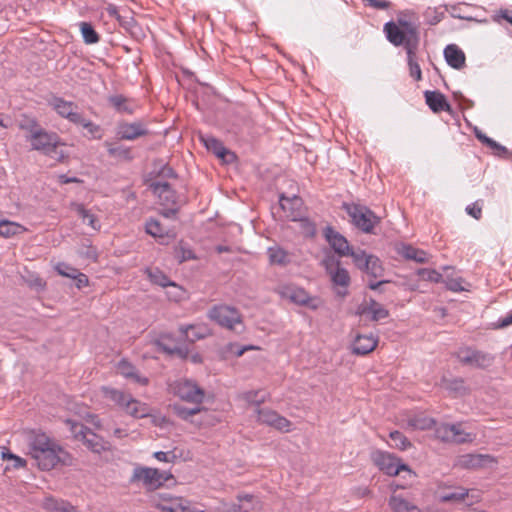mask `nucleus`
<instances>
[{
	"label": "nucleus",
	"mask_w": 512,
	"mask_h": 512,
	"mask_svg": "<svg viewBox=\"0 0 512 512\" xmlns=\"http://www.w3.org/2000/svg\"><path fill=\"white\" fill-rule=\"evenodd\" d=\"M28 449L41 470H51L58 464H72L71 455L45 433H33L29 437Z\"/></svg>",
	"instance_id": "nucleus-1"
},
{
	"label": "nucleus",
	"mask_w": 512,
	"mask_h": 512,
	"mask_svg": "<svg viewBox=\"0 0 512 512\" xmlns=\"http://www.w3.org/2000/svg\"><path fill=\"white\" fill-rule=\"evenodd\" d=\"M207 317L219 326L241 333L243 331L242 315L235 307L219 304L211 307Z\"/></svg>",
	"instance_id": "nucleus-2"
},
{
	"label": "nucleus",
	"mask_w": 512,
	"mask_h": 512,
	"mask_svg": "<svg viewBox=\"0 0 512 512\" xmlns=\"http://www.w3.org/2000/svg\"><path fill=\"white\" fill-rule=\"evenodd\" d=\"M150 187L158 197L159 204L163 207L161 214L165 218H174L183 203L180 196L177 195L167 182L153 181Z\"/></svg>",
	"instance_id": "nucleus-3"
},
{
	"label": "nucleus",
	"mask_w": 512,
	"mask_h": 512,
	"mask_svg": "<svg viewBox=\"0 0 512 512\" xmlns=\"http://www.w3.org/2000/svg\"><path fill=\"white\" fill-rule=\"evenodd\" d=\"M400 25L402 28L392 21L384 25L388 41L395 46L403 45L406 52H408V44H413L414 48H418L419 35L416 28L406 21L400 22Z\"/></svg>",
	"instance_id": "nucleus-4"
},
{
	"label": "nucleus",
	"mask_w": 512,
	"mask_h": 512,
	"mask_svg": "<svg viewBox=\"0 0 512 512\" xmlns=\"http://www.w3.org/2000/svg\"><path fill=\"white\" fill-rule=\"evenodd\" d=\"M173 479V475L157 468L136 466L133 469L130 483L141 482L148 491H154L162 487L168 480Z\"/></svg>",
	"instance_id": "nucleus-5"
},
{
	"label": "nucleus",
	"mask_w": 512,
	"mask_h": 512,
	"mask_svg": "<svg viewBox=\"0 0 512 512\" xmlns=\"http://www.w3.org/2000/svg\"><path fill=\"white\" fill-rule=\"evenodd\" d=\"M342 209L349 215L351 222L364 233H371L380 222V218L366 206L344 202Z\"/></svg>",
	"instance_id": "nucleus-6"
},
{
	"label": "nucleus",
	"mask_w": 512,
	"mask_h": 512,
	"mask_svg": "<svg viewBox=\"0 0 512 512\" xmlns=\"http://www.w3.org/2000/svg\"><path fill=\"white\" fill-rule=\"evenodd\" d=\"M169 392L193 405H201L205 399V391L196 382L186 378L170 383Z\"/></svg>",
	"instance_id": "nucleus-7"
},
{
	"label": "nucleus",
	"mask_w": 512,
	"mask_h": 512,
	"mask_svg": "<svg viewBox=\"0 0 512 512\" xmlns=\"http://www.w3.org/2000/svg\"><path fill=\"white\" fill-rule=\"evenodd\" d=\"M70 425L71 432L77 440L83 441L86 447L94 453H101L111 449V444L101 436L92 432L81 423L67 422Z\"/></svg>",
	"instance_id": "nucleus-8"
},
{
	"label": "nucleus",
	"mask_w": 512,
	"mask_h": 512,
	"mask_svg": "<svg viewBox=\"0 0 512 512\" xmlns=\"http://www.w3.org/2000/svg\"><path fill=\"white\" fill-rule=\"evenodd\" d=\"M456 357L461 364L478 369H486L490 367L495 360V357L492 354L477 350L470 346L459 348L456 352Z\"/></svg>",
	"instance_id": "nucleus-9"
},
{
	"label": "nucleus",
	"mask_w": 512,
	"mask_h": 512,
	"mask_svg": "<svg viewBox=\"0 0 512 512\" xmlns=\"http://www.w3.org/2000/svg\"><path fill=\"white\" fill-rule=\"evenodd\" d=\"M371 458L373 463L389 476H396L400 471L410 472L406 464L400 463L399 459L390 453L377 450L372 453Z\"/></svg>",
	"instance_id": "nucleus-10"
},
{
	"label": "nucleus",
	"mask_w": 512,
	"mask_h": 512,
	"mask_svg": "<svg viewBox=\"0 0 512 512\" xmlns=\"http://www.w3.org/2000/svg\"><path fill=\"white\" fill-rule=\"evenodd\" d=\"M280 294L291 302L308 307L312 310L319 308L321 301L317 297L310 296L305 289L294 285H287L281 288Z\"/></svg>",
	"instance_id": "nucleus-11"
},
{
	"label": "nucleus",
	"mask_w": 512,
	"mask_h": 512,
	"mask_svg": "<svg viewBox=\"0 0 512 512\" xmlns=\"http://www.w3.org/2000/svg\"><path fill=\"white\" fill-rule=\"evenodd\" d=\"M31 147L35 150L44 152L48 155L60 145V138L56 133H49L45 129L40 128L31 135H25Z\"/></svg>",
	"instance_id": "nucleus-12"
},
{
	"label": "nucleus",
	"mask_w": 512,
	"mask_h": 512,
	"mask_svg": "<svg viewBox=\"0 0 512 512\" xmlns=\"http://www.w3.org/2000/svg\"><path fill=\"white\" fill-rule=\"evenodd\" d=\"M49 105L56 111V113L67 119L69 122L75 124L80 121L81 113L77 111V105L72 101H67L61 97H53L49 101Z\"/></svg>",
	"instance_id": "nucleus-13"
},
{
	"label": "nucleus",
	"mask_w": 512,
	"mask_h": 512,
	"mask_svg": "<svg viewBox=\"0 0 512 512\" xmlns=\"http://www.w3.org/2000/svg\"><path fill=\"white\" fill-rule=\"evenodd\" d=\"M323 264L334 285L347 287L350 284V275L345 268L340 266L339 260L327 257Z\"/></svg>",
	"instance_id": "nucleus-14"
},
{
	"label": "nucleus",
	"mask_w": 512,
	"mask_h": 512,
	"mask_svg": "<svg viewBox=\"0 0 512 512\" xmlns=\"http://www.w3.org/2000/svg\"><path fill=\"white\" fill-rule=\"evenodd\" d=\"M257 414L258 420L263 424H267L282 432H289L291 429V422L273 410L267 408L258 409Z\"/></svg>",
	"instance_id": "nucleus-15"
},
{
	"label": "nucleus",
	"mask_w": 512,
	"mask_h": 512,
	"mask_svg": "<svg viewBox=\"0 0 512 512\" xmlns=\"http://www.w3.org/2000/svg\"><path fill=\"white\" fill-rule=\"evenodd\" d=\"M324 237L331 248L339 256H349L352 251L347 239L333 227L327 226L324 229Z\"/></svg>",
	"instance_id": "nucleus-16"
},
{
	"label": "nucleus",
	"mask_w": 512,
	"mask_h": 512,
	"mask_svg": "<svg viewBox=\"0 0 512 512\" xmlns=\"http://www.w3.org/2000/svg\"><path fill=\"white\" fill-rule=\"evenodd\" d=\"M149 133L147 126L142 121L133 123H120L117 127L116 135L122 140H135Z\"/></svg>",
	"instance_id": "nucleus-17"
},
{
	"label": "nucleus",
	"mask_w": 512,
	"mask_h": 512,
	"mask_svg": "<svg viewBox=\"0 0 512 512\" xmlns=\"http://www.w3.org/2000/svg\"><path fill=\"white\" fill-rule=\"evenodd\" d=\"M117 371L126 379L140 386H146L149 384V379L141 375L136 369V367L125 359L119 361V363L117 364Z\"/></svg>",
	"instance_id": "nucleus-18"
},
{
	"label": "nucleus",
	"mask_w": 512,
	"mask_h": 512,
	"mask_svg": "<svg viewBox=\"0 0 512 512\" xmlns=\"http://www.w3.org/2000/svg\"><path fill=\"white\" fill-rule=\"evenodd\" d=\"M468 495L469 490L460 486L440 487L438 490L439 501L443 503H459L464 501Z\"/></svg>",
	"instance_id": "nucleus-19"
},
{
	"label": "nucleus",
	"mask_w": 512,
	"mask_h": 512,
	"mask_svg": "<svg viewBox=\"0 0 512 512\" xmlns=\"http://www.w3.org/2000/svg\"><path fill=\"white\" fill-rule=\"evenodd\" d=\"M279 204L281 209L286 213L287 218L293 221L299 219L301 215L300 207L302 202L298 196L293 195L292 197H286L284 194H281Z\"/></svg>",
	"instance_id": "nucleus-20"
},
{
	"label": "nucleus",
	"mask_w": 512,
	"mask_h": 512,
	"mask_svg": "<svg viewBox=\"0 0 512 512\" xmlns=\"http://www.w3.org/2000/svg\"><path fill=\"white\" fill-rule=\"evenodd\" d=\"M397 253L406 260L416 263H426L429 256L426 251L416 248L411 244L401 243L397 246Z\"/></svg>",
	"instance_id": "nucleus-21"
},
{
	"label": "nucleus",
	"mask_w": 512,
	"mask_h": 512,
	"mask_svg": "<svg viewBox=\"0 0 512 512\" xmlns=\"http://www.w3.org/2000/svg\"><path fill=\"white\" fill-rule=\"evenodd\" d=\"M377 343L378 339L372 334L357 335L352 345V352L356 355H367L376 348Z\"/></svg>",
	"instance_id": "nucleus-22"
},
{
	"label": "nucleus",
	"mask_w": 512,
	"mask_h": 512,
	"mask_svg": "<svg viewBox=\"0 0 512 512\" xmlns=\"http://www.w3.org/2000/svg\"><path fill=\"white\" fill-rule=\"evenodd\" d=\"M444 57L447 64L454 69H461L465 66V54L455 44H449L444 49Z\"/></svg>",
	"instance_id": "nucleus-23"
},
{
	"label": "nucleus",
	"mask_w": 512,
	"mask_h": 512,
	"mask_svg": "<svg viewBox=\"0 0 512 512\" xmlns=\"http://www.w3.org/2000/svg\"><path fill=\"white\" fill-rule=\"evenodd\" d=\"M424 96L426 104L434 113L450 110V105L441 92L427 90L424 92Z\"/></svg>",
	"instance_id": "nucleus-24"
},
{
	"label": "nucleus",
	"mask_w": 512,
	"mask_h": 512,
	"mask_svg": "<svg viewBox=\"0 0 512 512\" xmlns=\"http://www.w3.org/2000/svg\"><path fill=\"white\" fill-rule=\"evenodd\" d=\"M201 141L207 151L211 152L218 158L224 159L226 155L230 154V151L223 145V143L211 135L201 136ZM231 155L233 159L236 158L234 153H231Z\"/></svg>",
	"instance_id": "nucleus-25"
},
{
	"label": "nucleus",
	"mask_w": 512,
	"mask_h": 512,
	"mask_svg": "<svg viewBox=\"0 0 512 512\" xmlns=\"http://www.w3.org/2000/svg\"><path fill=\"white\" fill-rule=\"evenodd\" d=\"M436 425V421L424 413H417L407 418V427L413 430H428Z\"/></svg>",
	"instance_id": "nucleus-26"
},
{
	"label": "nucleus",
	"mask_w": 512,
	"mask_h": 512,
	"mask_svg": "<svg viewBox=\"0 0 512 512\" xmlns=\"http://www.w3.org/2000/svg\"><path fill=\"white\" fill-rule=\"evenodd\" d=\"M75 125L81 126L83 128V136L89 139H101L104 135V129L100 125L86 119L83 115H81L80 121L75 123Z\"/></svg>",
	"instance_id": "nucleus-27"
},
{
	"label": "nucleus",
	"mask_w": 512,
	"mask_h": 512,
	"mask_svg": "<svg viewBox=\"0 0 512 512\" xmlns=\"http://www.w3.org/2000/svg\"><path fill=\"white\" fill-rule=\"evenodd\" d=\"M148 277L152 283L157 284L161 287L172 286L177 289V293L173 299L178 301L181 298L182 290L174 282L170 281L169 278L159 269L148 270Z\"/></svg>",
	"instance_id": "nucleus-28"
},
{
	"label": "nucleus",
	"mask_w": 512,
	"mask_h": 512,
	"mask_svg": "<svg viewBox=\"0 0 512 512\" xmlns=\"http://www.w3.org/2000/svg\"><path fill=\"white\" fill-rule=\"evenodd\" d=\"M171 409L178 418L189 422H192L191 418L194 415L199 414L202 411H206V409L201 405H194L193 407L189 408L179 403L172 404Z\"/></svg>",
	"instance_id": "nucleus-29"
},
{
	"label": "nucleus",
	"mask_w": 512,
	"mask_h": 512,
	"mask_svg": "<svg viewBox=\"0 0 512 512\" xmlns=\"http://www.w3.org/2000/svg\"><path fill=\"white\" fill-rule=\"evenodd\" d=\"M361 314H369L372 321H379L388 317L389 312L376 300L370 299L367 305L362 308Z\"/></svg>",
	"instance_id": "nucleus-30"
},
{
	"label": "nucleus",
	"mask_w": 512,
	"mask_h": 512,
	"mask_svg": "<svg viewBox=\"0 0 512 512\" xmlns=\"http://www.w3.org/2000/svg\"><path fill=\"white\" fill-rule=\"evenodd\" d=\"M145 230L149 235H151L155 238H164V237L173 236L172 231H170L168 228L164 227L160 223V221H158L154 218H150L146 221Z\"/></svg>",
	"instance_id": "nucleus-31"
},
{
	"label": "nucleus",
	"mask_w": 512,
	"mask_h": 512,
	"mask_svg": "<svg viewBox=\"0 0 512 512\" xmlns=\"http://www.w3.org/2000/svg\"><path fill=\"white\" fill-rule=\"evenodd\" d=\"M26 231L21 224L7 219L0 222V237L10 238Z\"/></svg>",
	"instance_id": "nucleus-32"
},
{
	"label": "nucleus",
	"mask_w": 512,
	"mask_h": 512,
	"mask_svg": "<svg viewBox=\"0 0 512 512\" xmlns=\"http://www.w3.org/2000/svg\"><path fill=\"white\" fill-rule=\"evenodd\" d=\"M488 460L489 456L466 454L460 458L459 464L464 468L475 469L484 466Z\"/></svg>",
	"instance_id": "nucleus-33"
},
{
	"label": "nucleus",
	"mask_w": 512,
	"mask_h": 512,
	"mask_svg": "<svg viewBox=\"0 0 512 512\" xmlns=\"http://www.w3.org/2000/svg\"><path fill=\"white\" fill-rule=\"evenodd\" d=\"M253 496L249 494L238 495V504H231L225 506L223 512H251Z\"/></svg>",
	"instance_id": "nucleus-34"
},
{
	"label": "nucleus",
	"mask_w": 512,
	"mask_h": 512,
	"mask_svg": "<svg viewBox=\"0 0 512 512\" xmlns=\"http://www.w3.org/2000/svg\"><path fill=\"white\" fill-rule=\"evenodd\" d=\"M408 52L407 53V61L409 65V72L410 76L414 78L416 81L421 80L422 78V72L420 65L417 62L416 59V51L418 48H414V45L408 44Z\"/></svg>",
	"instance_id": "nucleus-35"
},
{
	"label": "nucleus",
	"mask_w": 512,
	"mask_h": 512,
	"mask_svg": "<svg viewBox=\"0 0 512 512\" xmlns=\"http://www.w3.org/2000/svg\"><path fill=\"white\" fill-rule=\"evenodd\" d=\"M127 414L131 415L134 418H144L148 416L149 409L146 404L141 403L137 399L131 397L129 403L124 409Z\"/></svg>",
	"instance_id": "nucleus-36"
},
{
	"label": "nucleus",
	"mask_w": 512,
	"mask_h": 512,
	"mask_svg": "<svg viewBox=\"0 0 512 512\" xmlns=\"http://www.w3.org/2000/svg\"><path fill=\"white\" fill-rule=\"evenodd\" d=\"M442 383L443 387L450 393H453L454 396H463L468 392L462 378L443 379Z\"/></svg>",
	"instance_id": "nucleus-37"
},
{
	"label": "nucleus",
	"mask_w": 512,
	"mask_h": 512,
	"mask_svg": "<svg viewBox=\"0 0 512 512\" xmlns=\"http://www.w3.org/2000/svg\"><path fill=\"white\" fill-rule=\"evenodd\" d=\"M450 443H467L473 440L470 433H466L462 428V423L450 424Z\"/></svg>",
	"instance_id": "nucleus-38"
},
{
	"label": "nucleus",
	"mask_w": 512,
	"mask_h": 512,
	"mask_svg": "<svg viewBox=\"0 0 512 512\" xmlns=\"http://www.w3.org/2000/svg\"><path fill=\"white\" fill-rule=\"evenodd\" d=\"M389 505L394 512H420V509L402 498L401 496H392Z\"/></svg>",
	"instance_id": "nucleus-39"
},
{
	"label": "nucleus",
	"mask_w": 512,
	"mask_h": 512,
	"mask_svg": "<svg viewBox=\"0 0 512 512\" xmlns=\"http://www.w3.org/2000/svg\"><path fill=\"white\" fill-rule=\"evenodd\" d=\"M104 394L107 399L115 402L123 409H125V407L127 406L132 397L130 394H126L123 391L114 388H106L104 390Z\"/></svg>",
	"instance_id": "nucleus-40"
},
{
	"label": "nucleus",
	"mask_w": 512,
	"mask_h": 512,
	"mask_svg": "<svg viewBox=\"0 0 512 512\" xmlns=\"http://www.w3.org/2000/svg\"><path fill=\"white\" fill-rule=\"evenodd\" d=\"M169 512H203L197 507L191 505V503L183 498L174 499L171 504L164 507Z\"/></svg>",
	"instance_id": "nucleus-41"
},
{
	"label": "nucleus",
	"mask_w": 512,
	"mask_h": 512,
	"mask_svg": "<svg viewBox=\"0 0 512 512\" xmlns=\"http://www.w3.org/2000/svg\"><path fill=\"white\" fill-rule=\"evenodd\" d=\"M166 340H167L166 336H162L161 339L159 340V346L161 347V349L164 352H166L167 354H170V355H177L178 357H180L182 359L187 358V356H188L187 346H185V345L171 346L166 343Z\"/></svg>",
	"instance_id": "nucleus-42"
},
{
	"label": "nucleus",
	"mask_w": 512,
	"mask_h": 512,
	"mask_svg": "<svg viewBox=\"0 0 512 512\" xmlns=\"http://www.w3.org/2000/svg\"><path fill=\"white\" fill-rule=\"evenodd\" d=\"M109 103L114 107L117 112L132 114L133 108L129 101L123 95H113L109 97Z\"/></svg>",
	"instance_id": "nucleus-43"
},
{
	"label": "nucleus",
	"mask_w": 512,
	"mask_h": 512,
	"mask_svg": "<svg viewBox=\"0 0 512 512\" xmlns=\"http://www.w3.org/2000/svg\"><path fill=\"white\" fill-rule=\"evenodd\" d=\"M80 31L86 44H95L100 40L99 34L94 27L88 22H80Z\"/></svg>",
	"instance_id": "nucleus-44"
},
{
	"label": "nucleus",
	"mask_w": 512,
	"mask_h": 512,
	"mask_svg": "<svg viewBox=\"0 0 512 512\" xmlns=\"http://www.w3.org/2000/svg\"><path fill=\"white\" fill-rule=\"evenodd\" d=\"M76 211L78 215L82 218L83 223L89 225L94 230L100 229V225L96 216L92 214L89 210H87L82 204H78L76 206Z\"/></svg>",
	"instance_id": "nucleus-45"
},
{
	"label": "nucleus",
	"mask_w": 512,
	"mask_h": 512,
	"mask_svg": "<svg viewBox=\"0 0 512 512\" xmlns=\"http://www.w3.org/2000/svg\"><path fill=\"white\" fill-rule=\"evenodd\" d=\"M389 437L392 441V446L399 450H407L412 446V443L409 439L400 431H392L389 434Z\"/></svg>",
	"instance_id": "nucleus-46"
},
{
	"label": "nucleus",
	"mask_w": 512,
	"mask_h": 512,
	"mask_svg": "<svg viewBox=\"0 0 512 512\" xmlns=\"http://www.w3.org/2000/svg\"><path fill=\"white\" fill-rule=\"evenodd\" d=\"M364 272L373 278H379L383 276L384 269L378 257L372 255L368 261Z\"/></svg>",
	"instance_id": "nucleus-47"
},
{
	"label": "nucleus",
	"mask_w": 512,
	"mask_h": 512,
	"mask_svg": "<svg viewBox=\"0 0 512 512\" xmlns=\"http://www.w3.org/2000/svg\"><path fill=\"white\" fill-rule=\"evenodd\" d=\"M19 128L22 131L26 132V135H31V134H34L35 132H37V130H39L42 127L40 126V124L38 123V121L35 118L29 117V116H23L19 120Z\"/></svg>",
	"instance_id": "nucleus-48"
},
{
	"label": "nucleus",
	"mask_w": 512,
	"mask_h": 512,
	"mask_svg": "<svg viewBox=\"0 0 512 512\" xmlns=\"http://www.w3.org/2000/svg\"><path fill=\"white\" fill-rule=\"evenodd\" d=\"M46 508L49 512H78L71 504L53 499L47 501Z\"/></svg>",
	"instance_id": "nucleus-49"
},
{
	"label": "nucleus",
	"mask_w": 512,
	"mask_h": 512,
	"mask_svg": "<svg viewBox=\"0 0 512 512\" xmlns=\"http://www.w3.org/2000/svg\"><path fill=\"white\" fill-rule=\"evenodd\" d=\"M352 258H353V262L355 264V266L364 271L366 266L368 265V261L370 260V257L372 256L371 254H367L365 251L363 250H358V251H351L350 252V255Z\"/></svg>",
	"instance_id": "nucleus-50"
},
{
	"label": "nucleus",
	"mask_w": 512,
	"mask_h": 512,
	"mask_svg": "<svg viewBox=\"0 0 512 512\" xmlns=\"http://www.w3.org/2000/svg\"><path fill=\"white\" fill-rule=\"evenodd\" d=\"M151 174H155V181H161L166 178H175L176 173L172 167L169 166V163L161 165L159 168H155Z\"/></svg>",
	"instance_id": "nucleus-51"
},
{
	"label": "nucleus",
	"mask_w": 512,
	"mask_h": 512,
	"mask_svg": "<svg viewBox=\"0 0 512 512\" xmlns=\"http://www.w3.org/2000/svg\"><path fill=\"white\" fill-rule=\"evenodd\" d=\"M268 255L270 262L273 264H286L287 263V253L285 250L279 247H271L268 249Z\"/></svg>",
	"instance_id": "nucleus-52"
},
{
	"label": "nucleus",
	"mask_w": 512,
	"mask_h": 512,
	"mask_svg": "<svg viewBox=\"0 0 512 512\" xmlns=\"http://www.w3.org/2000/svg\"><path fill=\"white\" fill-rule=\"evenodd\" d=\"M487 147L492 150V155L498 158H512V151H509L505 146L499 144L491 139Z\"/></svg>",
	"instance_id": "nucleus-53"
},
{
	"label": "nucleus",
	"mask_w": 512,
	"mask_h": 512,
	"mask_svg": "<svg viewBox=\"0 0 512 512\" xmlns=\"http://www.w3.org/2000/svg\"><path fill=\"white\" fill-rule=\"evenodd\" d=\"M417 275L425 281L438 283L442 279V275L434 270V269H428V268H420L417 270Z\"/></svg>",
	"instance_id": "nucleus-54"
},
{
	"label": "nucleus",
	"mask_w": 512,
	"mask_h": 512,
	"mask_svg": "<svg viewBox=\"0 0 512 512\" xmlns=\"http://www.w3.org/2000/svg\"><path fill=\"white\" fill-rule=\"evenodd\" d=\"M180 331L182 335L189 341L194 342L204 337V332L197 331V327L193 325L181 326Z\"/></svg>",
	"instance_id": "nucleus-55"
},
{
	"label": "nucleus",
	"mask_w": 512,
	"mask_h": 512,
	"mask_svg": "<svg viewBox=\"0 0 512 512\" xmlns=\"http://www.w3.org/2000/svg\"><path fill=\"white\" fill-rule=\"evenodd\" d=\"M268 394L265 391H248L244 394V399L251 403L259 406L261 403H263Z\"/></svg>",
	"instance_id": "nucleus-56"
},
{
	"label": "nucleus",
	"mask_w": 512,
	"mask_h": 512,
	"mask_svg": "<svg viewBox=\"0 0 512 512\" xmlns=\"http://www.w3.org/2000/svg\"><path fill=\"white\" fill-rule=\"evenodd\" d=\"M450 432V424L448 423H441L435 428V436L442 442L450 443Z\"/></svg>",
	"instance_id": "nucleus-57"
},
{
	"label": "nucleus",
	"mask_w": 512,
	"mask_h": 512,
	"mask_svg": "<svg viewBox=\"0 0 512 512\" xmlns=\"http://www.w3.org/2000/svg\"><path fill=\"white\" fill-rule=\"evenodd\" d=\"M55 270L60 274L61 276L72 278L74 275H77L78 269L66 264V263H58L55 266Z\"/></svg>",
	"instance_id": "nucleus-58"
},
{
	"label": "nucleus",
	"mask_w": 512,
	"mask_h": 512,
	"mask_svg": "<svg viewBox=\"0 0 512 512\" xmlns=\"http://www.w3.org/2000/svg\"><path fill=\"white\" fill-rule=\"evenodd\" d=\"M465 210L468 215L472 216L476 220H479L482 216V207L479 206L477 202L468 205Z\"/></svg>",
	"instance_id": "nucleus-59"
},
{
	"label": "nucleus",
	"mask_w": 512,
	"mask_h": 512,
	"mask_svg": "<svg viewBox=\"0 0 512 512\" xmlns=\"http://www.w3.org/2000/svg\"><path fill=\"white\" fill-rule=\"evenodd\" d=\"M363 2H366L367 5L370 7H373L375 9L385 10L388 9L391 5V3L387 0H362Z\"/></svg>",
	"instance_id": "nucleus-60"
},
{
	"label": "nucleus",
	"mask_w": 512,
	"mask_h": 512,
	"mask_svg": "<svg viewBox=\"0 0 512 512\" xmlns=\"http://www.w3.org/2000/svg\"><path fill=\"white\" fill-rule=\"evenodd\" d=\"M2 456H3L4 459L7 458V459L13 460L14 461L13 466L15 468H21V467H24L26 465V461L23 458H21V457H19L17 455H14V454H12L10 452H3Z\"/></svg>",
	"instance_id": "nucleus-61"
},
{
	"label": "nucleus",
	"mask_w": 512,
	"mask_h": 512,
	"mask_svg": "<svg viewBox=\"0 0 512 512\" xmlns=\"http://www.w3.org/2000/svg\"><path fill=\"white\" fill-rule=\"evenodd\" d=\"M177 258L179 259V262H183L189 259H194L195 256L192 250L181 247L179 251H177Z\"/></svg>",
	"instance_id": "nucleus-62"
},
{
	"label": "nucleus",
	"mask_w": 512,
	"mask_h": 512,
	"mask_svg": "<svg viewBox=\"0 0 512 512\" xmlns=\"http://www.w3.org/2000/svg\"><path fill=\"white\" fill-rule=\"evenodd\" d=\"M503 19L512 25V11L507 9H501L495 16L494 21L499 22Z\"/></svg>",
	"instance_id": "nucleus-63"
},
{
	"label": "nucleus",
	"mask_w": 512,
	"mask_h": 512,
	"mask_svg": "<svg viewBox=\"0 0 512 512\" xmlns=\"http://www.w3.org/2000/svg\"><path fill=\"white\" fill-rule=\"evenodd\" d=\"M72 279L76 281V287L78 289H81L88 285V277L84 273H81L80 271H78L77 275H74Z\"/></svg>",
	"instance_id": "nucleus-64"
}]
</instances>
